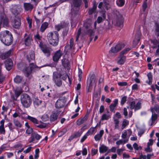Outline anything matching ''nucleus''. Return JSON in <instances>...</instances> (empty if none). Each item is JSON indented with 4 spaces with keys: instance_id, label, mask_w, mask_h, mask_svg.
<instances>
[{
    "instance_id": "nucleus-4",
    "label": "nucleus",
    "mask_w": 159,
    "mask_h": 159,
    "mask_svg": "<svg viewBox=\"0 0 159 159\" xmlns=\"http://www.w3.org/2000/svg\"><path fill=\"white\" fill-rule=\"evenodd\" d=\"M114 21L116 22V26L120 28L123 27V18L119 12H116L115 13Z\"/></svg>"
},
{
    "instance_id": "nucleus-5",
    "label": "nucleus",
    "mask_w": 159,
    "mask_h": 159,
    "mask_svg": "<svg viewBox=\"0 0 159 159\" xmlns=\"http://www.w3.org/2000/svg\"><path fill=\"white\" fill-rule=\"evenodd\" d=\"M124 46V44L121 43L117 44L115 47L111 48L109 51V55L111 56H113L115 53L121 50Z\"/></svg>"
},
{
    "instance_id": "nucleus-47",
    "label": "nucleus",
    "mask_w": 159,
    "mask_h": 159,
    "mask_svg": "<svg viewBox=\"0 0 159 159\" xmlns=\"http://www.w3.org/2000/svg\"><path fill=\"white\" fill-rule=\"evenodd\" d=\"M141 107V103L140 102H138L135 105V110H138Z\"/></svg>"
},
{
    "instance_id": "nucleus-15",
    "label": "nucleus",
    "mask_w": 159,
    "mask_h": 159,
    "mask_svg": "<svg viewBox=\"0 0 159 159\" xmlns=\"http://www.w3.org/2000/svg\"><path fill=\"white\" fill-rule=\"evenodd\" d=\"M95 81L94 75H92L90 79L88 80L87 82V86L89 87H92Z\"/></svg>"
},
{
    "instance_id": "nucleus-62",
    "label": "nucleus",
    "mask_w": 159,
    "mask_h": 159,
    "mask_svg": "<svg viewBox=\"0 0 159 159\" xmlns=\"http://www.w3.org/2000/svg\"><path fill=\"white\" fill-rule=\"evenodd\" d=\"M27 20L28 24H29V26L30 28H31V27L32 24V19L30 18L29 17H28L27 18Z\"/></svg>"
},
{
    "instance_id": "nucleus-20",
    "label": "nucleus",
    "mask_w": 159,
    "mask_h": 159,
    "mask_svg": "<svg viewBox=\"0 0 159 159\" xmlns=\"http://www.w3.org/2000/svg\"><path fill=\"white\" fill-rule=\"evenodd\" d=\"M104 133V130H101L99 133L95 135L94 136V139L96 141H99L101 139Z\"/></svg>"
},
{
    "instance_id": "nucleus-48",
    "label": "nucleus",
    "mask_w": 159,
    "mask_h": 159,
    "mask_svg": "<svg viewBox=\"0 0 159 159\" xmlns=\"http://www.w3.org/2000/svg\"><path fill=\"white\" fill-rule=\"evenodd\" d=\"M84 119H79L77 120V124L80 125L84 123Z\"/></svg>"
},
{
    "instance_id": "nucleus-1",
    "label": "nucleus",
    "mask_w": 159,
    "mask_h": 159,
    "mask_svg": "<svg viewBox=\"0 0 159 159\" xmlns=\"http://www.w3.org/2000/svg\"><path fill=\"white\" fill-rule=\"evenodd\" d=\"M59 33L57 31L48 33L47 37L49 44L54 46H57L59 42Z\"/></svg>"
},
{
    "instance_id": "nucleus-12",
    "label": "nucleus",
    "mask_w": 159,
    "mask_h": 159,
    "mask_svg": "<svg viewBox=\"0 0 159 159\" xmlns=\"http://www.w3.org/2000/svg\"><path fill=\"white\" fill-rule=\"evenodd\" d=\"M82 4V0H73V4L74 7L76 8V12L78 11L80 9V7Z\"/></svg>"
},
{
    "instance_id": "nucleus-58",
    "label": "nucleus",
    "mask_w": 159,
    "mask_h": 159,
    "mask_svg": "<svg viewBox=\"0 0 159 159\" xmlns=\"http://www.w3.org/2000/svg\"><path fill=\"white\" fill-rule=\"evenodd\" d=\"M139 86L137 84H133L132 87V90H137L138 89Z\"/></svg>"
},
{
    "instance_id": "nucleus-55",
    "label": "nucleus",
    "mask_w": 159,
    "mask_h": 159,
    "mask_svg": "<svg viewBox=\"0 0 159 159\" xmlns=\"http://www.w3.org/2000/svg\"><path fill=\"white\" fill-rule=\"evenodd\" d=\"M109 119V116L106 114H104L102 116V120H107Z\"/></svg>"
},
{
    "instance_id": "nucleus-49",
    "label": "nucleus",
    "mask_w": 159,
    "mask_h": 159,
    "mask_svg": "<svg viewBox=\"0 0 159 159\" xmlns=\"http://www.w3.org/2000/svg\"><path fill=\"white\" fill-rule=\"evenodd\" d=\"M127 97L125 96L122 98L121 101V105H123L125 102L127 100Z\"/></svg>"
},
{
    "instance_id": "nucleus-27",
    "label": "nucleus",
    "mask_w": 159,
    "mask_h": 159,
    "mask_svg": "<svg viewBox=\"0 0 159 159\" xmlns=\"http://www.w3.org/2000/svg\"><path fill=\"white\" fill-rule=\"evenodd\" d=\"M48 22H44L43 23L40 28V31L42 32H43L48 28Z\"/></svg>"
},
{
    "instance_id": "nucleus-42",
    "label": "nucleus",
    "mask_w": 159,
    "mask_h": 159,
    "mask_svg": "<svg viewBox=\"0 0 159 159\" xmlns=\"http://www.w3.org/2000/svg\"><path fill=\"white\" fill-rule=\"evenodd\" d=\"M87 34H89L90 37H91L92 35H93L94 32L91 29H89L87 30Z\"/></svg>"
},
{
    "instance_id": "nucleus-50",
    "label": "nucleus",
    "mask_w": 159,
    "mask_h": 159,
    "mask_svg": "<svg viewBox=\"0 0 159 159\" xmlns=\"http://www.w3.org/2000/svg\"><path fill=\"white\" fill-rule=\"evenodd\" d=\"M154 109L155 110V111L158 114L159 117V105H156L154 107Z\"/></svg>"
},
{
    "instance_id": "nucleus-44",
    "label": "nucleus",
    "mask_w": 159,
    "mask_h": 159,
    "mask_svg": "<svg viewBox=\"0 0 159 159\" xmlns=\"http://www.w3.org/2000/svg\"><path fill=\"white\" fill-rule=\"evenodd\" d=\"M58 99L57 101L55 104V107L56 108L57 111V112H59L60 109V102Z\"/></svg>"
},
{
    "instance_id": "nucleus-51",
    "label": "nucleus",
    "mask_w": 159,
    "mask_h": 159,
    "mask_svg": "<svg viewBox=\"0 0 159 159\" xmlns=\"http://www.w3.org/2000/svg\"><path fill=\"white\" fill-rule=\"evenodd\" d=\"M42 119L43 121H46L48 120L49 117L47 115H44L42 116Z\"/></svg>"
},
{
    "instance_id": "nucleus-17",
    "label": "nucleus",
    "mask_w": 159,
    "mask_h": 159,
    "mask_svg": "<svg viewBox=\"0 0 159 159\" xmlns=\"http://www.w3.org/2000/svg\"><path fill=\"white\" fill-rule=\"evenodd\" d=\"M74 39L73 38H71L69 44H68L65 46V49L67 52H68L69 50L72 49L74 47Z\"/></svg>"
},
{
    "instance_id": "nucleus-19",
    "label": "nucleus",
    "mask_w": 159,
    "mask_h": 159,
    "mask_svg": "<svg viewBox=\"0 0 159 159\" xmlns=\"http://www.w3.org/2000/svg\"><path fill=\"white\" fill-rule=\"evenodd\" d=\"M152 113V116L151 120L152 121V124L157 119V115L156 114L154 113L155 110L154 109L153 107H151L150 109Z\"/></svg>"
},
{
    "instance_id": "nucleus-2",
    "label": "nucleus",
    "mask_w": 159,
    "mask_h": 159,
    "mask_svg": "<svg viewBox=\"0 0 159 159\" xmlns=\"http://www.w3.org/2000/svg\"><path fill=\"white\" fill-rule=\"evenodd\" d=\"M12 37L11 33L7 30L2 31L0 34V39L5 45H9L12 42Z\"/></svg>"
},
{
    "instance_id": "nucleus-31",
    "label": "nucleus",
    "mask_w": 159,
    "mask_h": 159,
    "mask_svg": "<svg viewBox=\"0 0 159 159\" xmlns=\"http://www.w3.org/2000/svg\"><path fill=\"white\" fill-rule=\"evenodd\" d=\"M147 76L148 78V80L146 81V83L149 84H151L152 83V75L151 73L150 72L147 74Z\"/></svg>"
},
{
    "instance_id": "nucleus-39",
    "label": "nucleus",
    "mask_w": 159,
    "mask_h": 159,
    "mask_svg": "<svg viewBox=\"0 0 159 159\" xmlns=\"http://www.w3.org/2000/svg\"><path fill=\"white\" fill-rule=\"evenodd\" d=\"M91 22H85L84 24V26L88 30L91 29Z\"/></svg>"
},
{
    "instance_id": "nucleus-14",
    "label": "nucleus",
    "mask_w": 159,
    "mask_h": 159,
    "mask_svg": "<svg viewBox=\"0 0 159 159\" xmlns=\"http://www.w3.org/2000/svg\"><path fill=\"white\" fill-rule=\"evenodd\" d=\"M97 7V5L95 3H94L93 4V7L89 9L88 12V14L89 15H91L93 14H94L95 16H96V15L97 13V11H96Z\"/></svg>"
},
{
    "instance_id": "nucleus-54",
    "label": "nucleus",
    "mask_w": 159,
    "mask_h": 159,
    "mask_svg": "<svg viewBox=\"0 0 159 159\" xmlns=\"http://www.w3.org/2000/svg\"><path fill=\"white\" fill-rule=\"evenodd\" d=\"M155 34L157 36H159V25H157L155 29Z\"/></svg>"
},
{
    "instance_id": "nucleus-26",
    "label": "nucleus",
    "mask_w": 159,
    "mask_h": 159,
    "mask_svg": "<svg viewBox=\"0 0 159 159\" xmlns=\"http://www.w3.org/2000/svg\"><path fill=\"white\" fill-rule=\"evenodd\" d=\"M108 150V148L104 145H102L99 148V152L101 153H104L106 152H107Z\"/></svg>"
},
{
    "instance_id": "nucleus-22",
    "label": "nucleus",
    "mask_w": 159,
    "mask_h": 159,
    "mask_svg": "<svg viewBox=\"0 0 159 159\" xmlns=\"http://www.w3.org/2000/svg\"><path fill=\"white\" fill-rule=\"evenodd\" d=\"M25 43L26 46H29L30 45L32 42V38L30 36L27 37L25 39Z\"/></svg>"
},
{
    "instance_id": "nucleus-30",
    "label": "nucleus",
    "mask_w": 159,
    "mask_h": 159,
    "mask_svg": "<svg viewBox=\"0 0 159 159\" xmlns=\"http://www.w3.org/2000/svg\"><path fill=\"white\" fill-rule=\"evenodd\" d=\"M98 124H97L95 127H91L87 132V135H89L93 134L96 128L98 126Z\"/></svg>"
},
{
    "instance_id": "nucleus-25",
    "label": "nucleus",
    "mask_w": 159,
    "mask_h": 159,
    "mask_svg": "<svg viewBox=\"0 0 159 159\" xmlns=\"http://www.w3.org/2000/svg\"><path fill=\"white\" fill-rule=\"evenodd\" d=\"M63 24L64 25L65 29L62 32V35L63 37L66 35L68 31V23H62L61 24Z\"/></svg>"
},
{
    "instance_id": "nucleus-33",
    "label": "nucleus",
    "mask_w": 159,
    "mask_h": 159,
    "mask_svg": "<svg viewBox=\"0 0 159 159\" xmlns=\"http://www.w3.org/2000/svg\"><path fill=\"white\" fill-rule=\"evenodd\" d=\"M27 57L29 61H30L31 60H34L35 58V55L34 52H31L29 55L27 56Z\"/></svg>"
},
{
    "instance_id": "nucleus-29",
    "label": "nucleus",
    "mask_w": 159,
    "mask_h": 159,
    "mask_svg": "<svg viewBox=\"0 0 159 159\" xmlns=\"http://www.w3.org/2000/svg\"><path fill=\"white\" fill-rule=\"evenodd\" d=\"M24 7L26 11L31 10L33 8V6L29 3H25Z\"/></svg>"
},
{
    "instance_id": "nucleus-57",
    "label": "nucleus",
    "mask_w": 159,
    "mask_h": 159,
    "mask_svg": "<svg viewBox=\"0 0 159 159\" xmlns=\"http://www.w3.org/2000/svg\"><path fill=\"white\" fill-rule=\"evenodd\" d=\"M118 85L121 86H125L127 85V83L126 82H119L118 83Z\"/></svg>"
},
{
    "instance_id": "nucleus-28",
    "label": "nucleus",
    "mask_w": 159,
    "mask_h": 159,
    "mask_svg": "<svg viewBox=\"0 0 159 159\" xmlns=\"http://www.w3.org/2000/svg\"><path fill=\"white\" fill-rule=\"evenodd\" d=\"M14 81L15 83L19 84L22 82L23 80V78L19 75H16L14 79Z\"/></svg>"
},
{
    "instance_id": "nucleus-63",
    "label": "nucleus",
    "mask_w": 159,
    "mask_h": 159,
    "mask_svg": "<svg viewBox=\"0 0 159 159\" xmlns=\"http://www.w3.org/2000/svg\"><path fill=\"white\" fill-rule=\"evenodd\" d=\"M82 70L80 69H79V72H78V75H79V80L80 81H81V80L82 78Z\"/></svg>"
},
{
    "instance_id": "nucleus-8",
    "label": "nucleus",
    "mask_w": 159,
    "mask_h": 159,
    "mask_svg": "<svg viewBox=\"0 0 159 159\" xmlns=\"http://www.w3.org/2000/svg\"><path fill=\"white\" fill-rule=\"evenodd\" d=\"M35 67V65L33 63L30 64L29 66L25 68L24 70L25 75L26 77H28L31 73L33 69Z\"/></svg>"
},
{
    "instance_id": "nucleus-10",
    "label": "nucleus",
    "mask_w": 159,
    "mask_h": 159,
    "mask_svg": "<svg viewBox=\"0 0 159 159\" xmlns=\"http://www.w3.org/2000/svg\"><path fill=\"white\" fill-rule=\"evenodd\" d=\"M62 64L63 66L67 70H70L69 65L70 63L68 59L67 58H64L61 60Z\"/></svg>"
},
{
    "instance_id": "nucleus-7",
    "label": "nucleus",
    "mask_w": 159,
    "mask_h": 159,
    "mask_svg": "<svg viewBox=\"0 0 159 159\" xmlns=\"http://www.w3.org/2000/svg\"><path fill=\"white\" fill-rule=\"evenodd\" d=\"M13 27L16 29H19L20 26V19L18 16H15L11 20Z\"/></svg>"
},
{
    "instance_id": "nucleus-60",
    "label": "nucleus",
    "mask_w": 159,
    "mask_h": 159,
    "mask_svg": "<svg viewBox=\"0 0 159 159\" xmlns=\"http://www.w3.org/2000/svg\"><path fill=\"white\" fill-rule=\"evenodd\" d=\"M135 103L134 101H133L131 102L130 104V108L131 109L134 108L135 107Z\"/></svg>"
},
{
    "instance_id": "nucleus-9",
    "label": "nucleus",
    "mask_w": 159,
    "mask_h": 159,
    "mask_svg": "<svg viewBox=\"0 0 159 159\" xmlns=\"http://www.w3.org/2000/svg\"><path fill=\"white\" fill-rule=\"evenodd\" d=\"M41 136L40 135L38 134L36 132H34L31 134V137L30 138V140L29 141L30 143H34L35 139L39 140L41 138Z\"/></svg>"
},
{
    "instance_id": "nucleus-24",
    "label": "nucleus",
    "mask_w": 159,
    "mask_h": 159,
    "mask_svg": "<svg viewBox=\"0 0 159 159\" xmlns=\"http://www.w3.org/2000/svg\"><path fill=\"white\" fill-rule=\"evenodd\" d=\"M65 72L64 73V74H63L62 75V73H61L60 74V78H61V77L62 76V79L63 80H65L67 79V77H68V81H69L70 84H71V79H70V78L69 76L67 75V73H66V72L65 71Z\"/></svg>"
},
{
    "instance_id": "nucleus-46",
    "label": "nucleus",
    "mask_w": 159,
    "mask_h": 159,
    "mask_svg": "<svg viewBox=\"0 0 159 159\" xmlns=\"http://www.w3.org/2000/svg\"><path fill=\"white\" fill-rule=\"evenodd\" d=\"M39 148H37L35 150V154L34 156V157L35 159H37L39 157Z\"/></svg>"
},
{
    "instance_id": "nucleus-40",
    "label": "nucleus",
    "mask_w": 159,
    "mask_h": 159,
    "mask_svg": "<svg viewBox=\"0 0 159 159\" xmlns=\"http://www.w3.org/2000/svg\"><path fill=\"white\" fill-rule=\"evenodd\" d=\"M34 39L36 41H39L40 42V43H41V39L42 37L40 36L38 34H37L35 35L34 36Z\"/></svg>"
},
{
    "instance_id": "nucleus-18",
    "label": "nucleus",
    "mask_w": 159,
    "mask_h": 159,
    "mask_svg": "<svg viewBox=\"0 0 159 159\" xmlns=\"http://www.w3.org/2000/svg\"><path fill=\"white\" fill-rule=\"evenodd\" d=\"M12 51V49H10L7 52L2 53L1 55V58L2 59L4 60L8 57L10 55H11Z\"/></svg>"
},
{
    "instance_id": "nucleus-16",
    "label": "nucleus",
    "mask_w": 159,
    "mask_h": 159,
    "mask_svg": "<svg viewBox=\"0 0 159 159\" xmlns=\"http://www.w3.org/2000/svg\"><path fill=\"white\" fill-rule=\"evenodd\" d=\"M5 66L8 70H10L13 66V63L11 59H7L5 62Z\"/></svg>"
},
{
    "instance_id": "nucleus-21",
    "label": "nucleus",
    "mask_w": 159,
    "mask_h": 159,
    "mask_svg": "<svg viewBox=\"0 0 159 159\" xmlns=\"http://www.w3.org/2000/svg\"><path fill=\"white\" fill-rule=\"evenodd\" d=\"M126 57L123 54H121L120 53V59L117 61V63L119 64H123L125 60Z\"/></svg>"
},
{
    "instance_id": "nucleus-3",
    "label": "nucleus",
    "mask_w": 159,
    "mask_h": 159,
    "mask_svg": "<svg viewBox=\"0 0 159 159\" xmlns=\"http://www.w3.org/2000/svg\"><path fill=\"white\" fill-rule=\"evenodd\" d=\"M21 101L23 106L26 108L30 107L32 102L30 97L27 94L22 95L21 97Z\"/></svg>"
},
{
    "instance_id": "nucleus-34",
    "label": "nucleus",
    "mask_w": 159,
    "mask_h": 159,
    "mask_svg": "<svg viewBox=\"0 0 159 159\" xmlns=\"http://www.w3.org/2000/svg\"><path fill=\"white\" fill-rule=\"evenodd\" d=\"M58 115L57 113H53L50 116V120L51 121H54L57 120Z\"/></svg>"
},
{
    "instance_id": "nucleus-53",
    "label": "nucleus",
    "mask_w": 159,
    "mask_h": 159,
    "mask_svg": "<svg viewBox=\"0 0 159 159\" xmlns=\"http://www.w3.org/2000/svg\"><path fill=\"white\" fill-rule=\"evenodd\" d=\"M146 0L144 1L142 5L143 11H145L146 9L147 8V3L146 2Z\"/></svg>"
},
{
    "instance_id": "nucleus-61",
    "label": "nucleus",
    "mask_w": 159,
    "mask_h": 159,
    "mask_svg": "<svg viewBox=\"0 0 159 159\" xmlns=\"http://www.w3.org/2000/svg\"><path fill=\"white\" fill-rule=\"evenodd\" d=\"M103 19L101 16H98L97 19V23L99 24L102 22Z\"/></svg>"
},
{
    "instance_id": "nucleus-37",
    "label": "nucleus",
    "mask_w": 159,
    "mask_h": 159,
    "mask_svg": "<svg viewBox=\"0 0 159 159\" xmlns=\"http://www.w3.org/2000/svg\"><path fill=\"white\" fill-rule=\"evenodd\" d=\"M27 118L34 123H38V120L35 118L28 116Z\"/></svg>"
},
{
    "instance_id": "nucleus-52",
    "label": "nucleus",
    "mask_w": 159,
    "mask_h": 159,
    "mask_svg": "<svg viewBox=\"0 0 159 159\" xmlns=\"http://www.w3.org/2000/svg\"><path fill=\"white\" fill-rule=\"evenodd\" d=\"M116 148L115 147H112L111 149H108L107 153H109L111 152H115L116 151Z\"/></svg>"
},
{
    "instance_id": "nucleus-13",
    "label": "nucleus",
    "mask_w": 159,
    "mask_h": 159,
    "mask_svg": "<svg viewBox=\"0 0 159 159\" xmlns=\"http://www.w3.org/2000/svg\"><path fill=\"white\" fill-rule=\"evenodd\" d=\"M22 10V8L20 6L15 5L12 9V12L15 15H18L21 11Z\"/></svg>"
},
{
    "instance_id": "nucleus-23",
    "label": "nucleus",
    "mask_w": 159,
    "mask_h": 159,
    "mask_svg": "<svg viewBox=\"0 0 159 159\" xmlns=\"http://www.w3.org/2000/svg\"><path fill=\"white\" fill-rule=\"evenodd\" d=\"M60 58V50L57 51L55 53L53 57V61L56 62L58 61Z\"/></svg>"
},
{
    "instance_id": "nucleus-59",
    "label": "nucleus",
    "mask_w": 159,
    "mask_h": 159,
    "mask_svg": "<svg viewBox=\"0 0 159 159\" xmlns=\"http://www.w3.org/2000/svg\"><path fill=\"white\" fill-rule=\"evenodd\" d=\"M130 50V48H126L124 49L121 52V54H124L126 53L128 51H129Z\"/></svg>"
},
{
    "instance_id": "nucleus-64",
    "label": "nucleus",
    "mask_w": 159,
    "mask_h": 159,
    "mask_svg": "<svg viewBox=\"0 0 159 159\" xmlns=\"http://www.w3.org/2000/svg\"><path fill=\"white\" fill-rule=\"evenodd\" d=\"M67 131V129L66 128H63L60 131V136L63 135Z\"/></svg>"
},
{
    "instance_id": "nucleus-45",
    "label": "nucleus",
    "mask_w": 159,
    "mask_h": 159,
    "mask_svg": "<svg viewBox=\"0 0 159 159\" xmlns=\"http://www.w3.org/2000/svg\"><path fill=\"white\" fill-rule=\"evenodd\" d=\"M81 28H80L78 31V32L76 36V41H77L79 38V36L81 33Z\"/></svg>"
},
{
    "instance_id": "nucleus-43",
    "label": "nucleus",
    "mask_w": 159,
    "mask_h": 159,
    "mask_svg": "<svg viewBox=\"0 0 159 159\" xmlns=\"http://www.w3.org/2000/svg\"><path fill=\"white\" fill-rule=\"evenodd\" d=\"M133 147L135 149L137 150H141L142 148V147L140 146L138 147V144L136 143H134L133 144Z\"/></svg>"
},
{
    "instance_id": "nucleus-56",
    "label": "nucleus",
    "mask_w": 159,
    "mask_h": 159,
    "mask_svg": "<svg viewBox=\"0 0 159 159\" xmlns=\"http://www.w3.org/2000/svg\"><path fill=\"white\" fill-rule=\"evenodd\" d=\"M32 132L33 129L31 128L30 127L27 128L26 131V133L28 134H31Z\"/></svg>"
},
{
    "instance_id": "nucleus-36",
    "label": "nucleus",
    "mask_w": 159,
    "mask_h": 159,
    "mask_svg": "<svg viewBox=\"0 0 159 159\" xmlns=\"http://www.w3.org/2000/svg\"><path fill=\"white\" fill-rule=\"evenodd\" d=\"M14 124L17 128H21L22 125L20 122L16 119H14L13 120Z\"/></svg>"
},
{
    "instance_id": "nucleus-41",
    "label": "nucleus",
    "mask_w": 159,
    "mask_h": 159,
    "mask_svg": "<svg viewBox=\"0 0 159 159\" xmlns=\"http://www.w3.org/2000/svg\"><path fill=\"white\" fill-rule=\"evenodd\" d=\"M140 40V38L139 37H138V38L136 39L135 38L133 41V46L134 47H135L136 45L138 44Z\"/></svg>"
},
{
    "instance_id": "nucleus-38",
    "label": "nucleus",
    "mask_w": 159,
    "mask_h": 159,
    "mask_svg": "<svg viewBox=\"0 0 159 159\" xmlns=\"http://www.w3.org/2000/svg\"><path fill=\"white\" fill-rule=\"evenodd\" d=\"M129 123V121L128 120H127L125 119H124L122 124V129H124L127 125H128Z\"/></svg>"
},
{
    "instance_id": "nucleus-11",
    "label": "nucleus",
    "mask_w": 159,
    "mask_h": 159,
    "mask_svg": "<svg viewBox=\"0 0 159 159\" xmlns=\"http://www.w3.org/2000/svg\"><path fill=\"white\" fill-rule=\"evenodd\" d=\"M53 80L56 85L59 87L60 86V75L57 72H54L53 73Z\"/></svg>"
},
{
    "instance_id": "nucleus-35",
    "label": "nucleus",
    "mask_w": 159,
    "mask_h": 159,
    "mask_svg": "<svg viewBox=\"0 0 159 159\" xmlns=\"http://www.w3.org/2000/svg\"><path fill=\"white\" fill-rule=\"evenodd\" d=\"M117 5L119 7H122L125 3V0H117L116 2Z\"/></svg>"
},
{
    "instance_id": "nucleus-6",
    "label": "nucleus",
    "mask_w": 159,
    "mask_h": 159,
    "mask_svg": "<svg viewBox=\"0 0 159 159\" xmlns=\"http://www.w3.org/2000/svg\"><path fill=\"white\" fill-rule=\"evenodd\" d=\"M39 46L43 52L47 57L50 55L51 49L48 47L45 44L42 43L39 44Z\"/></svg>"
},
{
    "instance_id": "nucleus-32",
    "label": "nucleus",
    "mask_w": 159,
    "mask_h": 159,
    "mask_svg": "<svg viewBox=\"0 0 159 159\" xmlns=\"http://www.w3.org/2000/svg\"><path fill=\"white\" fill-rule=\"evenodd\" d=\"M42 101L37 98H35L34 100V103L35 106H38L41 105Z\"/></svg>"
}]
</instances>
